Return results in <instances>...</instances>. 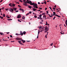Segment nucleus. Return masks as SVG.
Here are the masks:
<instances>
[{
  "instance_id": "f257e3e1",
  "label": "nucleus",
  "mask_w": 67,
  "mask_h": 67,
  "mask_svg": "<svg viewBox=\"0 0 67 67\" xmlns=\"http://www.w3.org/2000/svg\"><path fill=\"white\" fill-rule=\"evenodd\" d=\"M29 2H30V5H33V7H34L35 8H36L37 9L38 8V7H37V4L36 3H34L32 2L31 1H30Z\"/></svg>"
},
{
  "instance_id": "f03ea898",
  "label": "nucleus",
  "mask_w": 67,
  "mask_h": 67,
  "mask_svg": "<svg viewBox=\"0 0 67 67\" xmlns=\"http://www.w3.org/2000/svg\"><path fill=\"white\" fill-rule=\"evenodd\" d=\"M27 1H26V2H25V3H26V4H27V3H29V4H30V2L29 0H27Z\"/></svg>"
},
{
  "instance_id": "7ed1b4c3",
  "label": "nucleus",
  "mask_w": 67,
  "mask_h": 67,
  "mask_svg": "<svg viewBox=\"0 0 67 67\" xmlns=\"http://www.w3.org/2000/svg\"><path fill=\"white\" fill-rule=\"evenodd\" d=\"M9 10L10 12H11V11L13 12L14 11V9L12 8H9Z\"/></svg>"
},
{
  "instance_id": "20e7f679",
  "label": "nucleus",
  "mask_w": 67,
  "mask_h": 67,
  "mask_svg": "<svg viewBox=\"0 0 67 67\" xmlns=\"http://www.w3.org/2000/svg\"><path fill=\"white\" fill-rule=\"evenodd\" d=\"M21 18V15H18V16H17V18L18 19H19V18Z\"/></svg>"
},
{
  "instance_id": "39448f33",
  "label": "nucleus",
  "mask_w": 67,
  "mask_h": 67,
  "mask_svg": "<svg viewBox=\"0 0 67 67\" xmlns=\"http://www.w3.org/2000/svg\"><path fill=\"white\" fill-rule=\"evenodd\" d=\"M19 10H20V11H22L23 13V12H24V10H23V9L22 8H19Z\"/></svg>"
},
{
  "instance_id": "423d86ee",
  "label": "nucleus",
  "mask_w": 67,
  "mask_h": 67,
  "mask_svg": "<svg viewBox=\"0 0 67 67\" xmlns=\"http://www.w3.org/2000/svg\"><path fill=\"white\" fill-rule=\"evenodd\" d=\"M16 40H18V41L21 40H22V39H21L20 38H16Z\"/></svg>"
},
{
  "instance_id": "0eeeda50",
  "label": "nucleus",
  "mask_w": 67,
  "mask_h": 67,
  "mask_svg": "<svg viewBox=\"0 0 67 67\" xmlns=\"http://www.w3.org/2000/svg\"><path fill=\"white\" fill-rule=\"evenodd\" d=\"M45 30L46 31H47L48 30V28L47 27H45Z\"/></svg>"
},
{
  "instance_id": "6e6552de",
  "label": "nucleus",
  "mask_w": 67,
  "mask_h": 67,
  "mask_svg": "<svg viewBox=\"0 0 67 67\" xmlns=\"http://www.w3.org/2000/svg\"><path fill=\"white\" fill-rule=\"evenodd\" d=\"M21 41L23 42V43H25V41L23 39H21Z\"/></svg>"
},
{
  "instance_id": "1a4fd4ad",
  "label": "nucleus",
  "mask_w": 67,
  "mask_h": 67,
  "mask_svg": "<svg viewBox=\"0 0 67 67\" xmlns=\"http://www.w3.org/2000/svg\"><path fill=\"white\" fill-rule=\"evenodd\" d=\"M32 10L33 11H35V10H37V9H35V8H33V7H32Z\"/></svg>"
},
{
  "instance_id": "9d476101",
  "label": "nucleus",
  "mask_w": 67,
  "mask_h": 67,
  "mask_svg": "<svg viewBox=\"0 0 67 67\" xmlns=\"http://www.w3.org/2000/svg\"><path fill=\"white\" fill-rule=\"evenodd\" d=\"M23 4L24 5H25V6H28L29 5H27L26 4H26L25 3H23Z\"/></svg>"
},
{
  "instance_id": "9b49d317",
  "label": "nucleus",
  "mask_w": 67,
  "mask_h": 67,
  "mask_svg": "<svg viewBox=\"0 0 67 67\" xmlns=\"http://www.w3.org/2000/svg\"><path fill=\"white\" fill-rule=\"evenodd\" d=\"M18 42L19 43V44H21L22 45H24V44H23L21 42H20V41H18Z\"/></svg>"
},
{
  "instance_id": "f8f14e48",
  "label": "nucleus",
  "mask_w": 67,
  "mask_h": 67,
  "mask_svg": "<svg viewBox=\"0 0 67 67\" xmlns=\"http://www.w3.org/2000/svg\"><path fill=\"white\" fill-rule=\"evenodd\" d=\"M15 5L14 4H12V7H14V6H15Z\"/></svg>"
},
{
  "instance_id": "ddd939ff",
  "label": "nucleus",
  "mask_w": 67,
  "mask_h": 67,
  "mask_svg": "<svg viewBox=\"0 0 67 67\" xmlns=\"http://www.w3.org/2000/svg\"><path fill=\"white\" fill-rule=\"evenodd\" d=\"M65 24H66V26H67V19L65 21Z\"/></svg>"
},
{
  "instance_id": "4468645a",
  "label": "nucleus",
  "mask_w": 67,
  "mask_h": 67,
  "mask_svg": "<svg viewBox=\"0 0 67 67\" xmlns=\"http://www.w3.org/2000/svg\"><path fill=\"white\" fill-rule=\"evenodd\" d=\"M26 32H25V31H24L23 32V34H24V35H25V34H26Z\"/></svg>"
},
{
  "instance_id": "2eb2a0df",
  "label": "nucleus",
  "mask_w": 67,
  "mask_h": 67,
  "mask_svg": "<svg viewBox=\"0 0 67 67\" xmlns=\"http://www.w3.org/2000/svg\"><path fill=\"white\" fill-rule=\"evenodd\" d=\"M55 15L56 16H58V17H59V18H60V16H59L57 15V14Z\"/></svg>"
},
{
  "instance_id": "dca6fc26",
  "label": "nucleus",
  "mask_w": 67,
  "mask_h": 67,
  "mask_svg": "<svg viewBox=\"0 0 67 67\" xmlns=\"http://www.w3.org/2000/svg\"><path fill=\"white\" fill-rule=\"evenodd\" d=\"M22 19H25V16H23L22 17Z\"/></svg>"
},
{
  "instance_id": "f3484780",
  "label": "nucleus",
  "mask_w": 67,
  "mask_h": 67,
  "mask_svg": "<svg viewBox=\"0 0 67 67\" xmlns=\"http://www.w3.org/2000/svg\"><path fill=\"white\" fill-rule=\"evenodd\" d=\"M13 9H14V11H16L17 9L16 8H13Z\"/></svg>"
},
{
  "instance_id": "a211bd4d",
  "label": "nucleus",
  "mask_w": 67,
  "mask_h": 67,
  "mask_svg": "<svg viewBox=\"0 0 67 67\" xmlns=\"http://www.w3.org/2000/svg\"><path fill=\"white\" fill-rule=\"evenodd\" d=\"M12 19H7V20H8V21H11V20H12Z\"/></svg>"
},
{
  "instance_id": "6ab92c4d",
  "label": "nucleus",
  "mask_w": 67,
  "mask_h": 67,
  "mask_svg": "<svg viewBox=\"0 0 67 67\" xmlns=\"http://www.w3.org/2000/svg\"><path fill=\"white\" fill-rule=\"evenodd\" d=\"M3 16L4 17H5V14H3Z\"/></svg>"
},
{
  "instance_id": "aec40b11",
  "label": "nucleus",
  "mask_w": 67,
  "mask_h": 67,
  "mask_svg": "<svg viewBox=\"0 0 67 67\" xmlns=\"http://www.w3.org/2000/svg\"><path fill=\"white\" fill-rule=\"evenodd\" d=\"M28 7V8H30V9H31V8H32V7L31 6H29Z\"/></svg>"
},
{
  "instance_id": "412c9836",
  "label": "nucleus",
  "mask_w": 67,
  "mask_h": 67,
  "mask_svg": "<svg viewBox=\"0 0 67 67\" xmlns=\"http://www.w3.org/2000/svg\"><path fill=\"white\" fill-rule=\"evenodd\" d=\"M24 3H25V2H26V0H24Z\"/></svg>"
},
{
  "instance_id": "4be33fe9",
  "label": "nucleus",
  "mask_w": 67,
  "mask_h": 67,
  "mask_svg": "<svg viewBox=\"0 0 67 67\" xmlns=\"http://www.w3.org/2000/svg\"><path fill=\"white\" fill-rule=\"evenodd\" d=\"M0 34L1 35H4V34H3V33H1V32Z\"/></svg>"
},
{
  "instance_id": "5701e85b",
  "label": "nucleus",
  "mask_w": 67,
  "mask_h": 67,
  "mask_svg": "<svg viewBox=\"0 0 67 67\" xmlns=\"http://www.w3.org/2000/svg\"><path fill=\"white\" fill-rule=\"evenodd\" d=\"M43 3H44V4H46V1L44 2Z\"/></svg>"
},
{
  "instance_id": "b1692460",
  "label": "nucleus",
  "mask_w": 67,
  "mask_h": 67,
  "mask_svg": "<svg viewBox=\"0 0 67 67\" xmlns=\"http://www.w3.org/2000/svg\"><path fill=\"white\" fill-rule=\"evenodd\" d=\"M0 18H1V19H3V17H1V16H0Z\"/></svg>"
},
{
  "instance_id": "393cba45",
  "label": "nucleus",
  "mask_w": 67,
  "mask_h": 67,
  "mask_svg": "<svg viewBox=\"0 0 67 67\" xmlns=\"http://www.w3.org/2000/svg\"><path fill=\"white\" fill-rule=\"evenodd\" d=\"M18 21H19V22H21V21H20V20L19 19H18Z\"/></svg>"
},
{
  "instance_id": "a878e982",
  "label": "nucleus",
  "mask_w": 67,
  "mask_h": 67,
  "mask_svg": "<svg viewBox=\"0 0 67 67\" xmlns=\"http://www.w3.org/2000/svg\"><path fill=\"white\" fill-rule=\"evenodd\" d=\"M9 4V6H10V7H12V5H11V4L10 3V4Z\"/></svg>"
},
{
  "instance_id": "bb28decb",
  "label": "nucleus",
  "mask_w": 67,
  "mask_h": 67,
  "mask_svg": "<svg viewBox=\"0 0 67 67\" xmlns=\"http://www.w3.org/2000/svg\"><path fill=\"white\" fill-rule=\"evenodd\" d=\"M15 35H17V36L19 35V34H17V33Z\"/></svg>"
},
{
  "instance_id": "cd10ccee",
  "label": "nucleus",
  "mask_w": 67,
  "mask_h": 67,
  "mask_svg": "<svg viewBox=\"0 0 67 67\" xmlns=\"http://www.w3.org/2000/svg\"><path fill=\"white\" fill-rule=\"evenodd\" d=\"M45 13H43L42 14V15H45Z\"/></svg>"
},
{
  "instance_id": "c85d7f7f",
  "label": "nucleus",
  "mask_w": 67,
  "mask_h": 67,
  "mask_svg": "<svg viewBox=\"0 0 67 67\" xmlns=\"http://www.w3.org/2000/svg\"><path fill=\"white\" fill-rule=\"evenodd\" d=\"M18 7H19V8L21 7V6H20V5H18Z\"/></svg>"
},
{
  "instance_id": "c756f323",
  "label": "nucleus",
  "mask_w": 67,
  "mask_h": 67,
  "mask_svg": "<svg viewBox=\"0 0 67 67\" xmlns=\"http://www.w3.org/2000/svg\"><path fill=\"white\" fill-rule=\"evenodd\" d=\"M34 16L35 18H37V16H36V15H35Z\"/></svg>"
},
{
  "instance_id": "7c9ffc66",
  "label": "nucleus",
  "mask_w": 67,
  "mask_h": 67,
  "mask_svg": "<svg viewBox=\"0 0 67 67\" xmlns=\"http://www.w3.org/2000/svg\"><path fill=\"white\" fill-rule=\"evenodd\" d=\"M53 13L54 14H56V13H55V12H53Z\"/></svg>"
},
{
  "instance_id": "2f4dec72",
  "label": "nucleus",
  "mask_w": 67,
  "mask_h": 67,
  "mask_svg": "<svg viewBox=\"0 0 67 67\" xmlns=\"http://www.w3.org/2000/svg\"><path fill=\"white\" fill-rule=\"evenodd\" d=\"M39 32H40V30H38V34H39Z\"/></svg>"
},
{
  "instance_id": "473e14b6",
  "label": "nucleus",
  "mask_w": 67,
  "mask_h": 67,
  "mask_svg": "<svg viewBox=\"0 0 67 67\" xmlns=\"http://www.w3.org/2000/svg\"><path fill=\"white\" fill-rule=\"evenodd\" d=\"M47 35H48V34H47L46 35V36H45V37L46 38H47Z\"/></svg>"
},
{
  "instance_id": "72a5a7b5",
  "label": "nucleus",
  "mask_w": 67,
  "mask_h": 67,
  "mask_svg": "<svg viewBox=\"0 0 67 67\" xmlns=\"http://www.w3.org/2000/svg\"><path fill=\"white\" fill-rule=\"evenodd\" d=\"M44 17H46V16L45 15H44V16H43V18H44Z\"/></svg>"
},
{
  "instance_id": "f704fd0d",
  "label": "nucleus",
  "mask_w": 67,
  "mask_h": 67,
  "mask_svg": "<svg viewBox=\"0 0 67 67\" xmlns=\"http://www.w3.org/2000/svg\"><path fill=\"white\" fill-rule=\"evenodd\" d=\"M5 9L6 10V11H7V10H8H8H9V9Z\"/></svg>"
},
{
  "instance_id": "c9c22d12",
  "label": "nucleus",
  "mask_w": 67,
  "mask_h": 67,
  "mask_svg": "<svg viewBox=\"0 0 67 67\" xmlns=\"http://www.w3.org/2000/svg\"><path fill=\"white\" fill-rule=\"evenodd\" d=\"M55 18H56V16H55L54 17V18H53V20H54V19H55Z\"/></svg>"
},
{
  "instance_id": "e433bc0d",
  "label": "nucleus",
  "mask_w": 67,
  "mask_h": 67,
  "mask_svg": "<svg viewBox=\"0 0 67 67\" xmlns=\"http://www.w3.org/2000/svg\"><path fill=\"white\" fill-rule=\"evenodd\" d=\"M20 33L21 34H22V33H23V32H22V31H20Z\"/></svg>"
},
{
  "instance_id": "4c0bfd02",
  "label": "nucleus",
  "mask_w": 67,
  "mask_h": 67,
  "mask_svg": "<svg viewBox=\"0 0 67 67\" xmlns=\"http://www.w3.org/2000/svg\"><path fill=\"white\" fill-rule=\"evenodd\" d=\"M31 13H32V12L31 11L30 12H29V13H30V14H31Z\"/></svg>"
},
{
  "instance_id": "58836bf2",
  "label": "nucleus",
  "mask_w": 67,
  "mask_h": 67,
  "mask_svg": "<svg viewBox=\"0 0 67 67\" xmlns=\"http://www.w3.org/2000/svg\"><path fill=\"white\" fill-rule=\"evenodd\" d=\"M15 12H19V10H16Z\"/></svg>"
},
{
  "instance_id": "ea45409f",
  "label": "nucleus",
  "mask_w": 67,
  "mask_h": 67,
  "mask_svg": "<svg viewBox=\"0 0 67 67\" xmlns=\"http://www.w3.org/2000/svg\"><path fill=\"white\" fill-rule=\"evenodd\" d=\"M53 43H52V44H50L52 46H53Z\"/></svg>"
},
{
  "instance_id": "a19ab883",
  "label": "nucleus",
  "mask_w": 67,
  "mask_h": 67,
  "mask_svg": "<svg viewBox=\"0 0 67 67\" xmlns=\"http://www.w3.org/2000/svg\"><path fill=\"white\" fill-rule=\"evenodd\" d=\"M23 35V33H22V34H21V36H22V35Z\"/></svg>"
},
{
  "instance_id": "79ce46f5",
  "label": "nucleus",
  "mask_w": 67,
  "mask_h": 67,
  "mask_svg": "<svg viewBox=\"0 0 67 67\" xmlns=\"http://www.w3.org/2000/svg\"><path fill=\"white\" fill-rule=\"evenodd\" d=\"M39 16H41V17H42V15L41 14H40V15H39Z\"/></svg>"
},
{
  "instance_id": "37998d69",
  "label": "nucleus",
  "mask_w": 67,
  "mask_h": 67,
  "mask_svg": "<svg viewBox=\"0 0 67 67\" xmlns=\"http://www.w3.org/2000/svg\"><path fill=\"white\" fill-rule=\"evenodd\" d=\"M49 8L51 9V10H52V8H51V7H49Z\"/></svg>"
},
{
  "instance_id": "c03bdc74",
  "label": "nucleus",
  "mask_w": 67,
  "mask_h": 67,
  "mask_svg": "<svg viewBox=\"0 0 67 67\" xmlns=\"http://www.w3.org/2000/svg\"><path fill=\"white\" fill-rule=\"evenodd\" d=\"M37 38H38V36H37Z\"/></svg>"
},
{
  "instance_id": "a18cd8bd",
  "label": "nucleus",
  "mask_w": 67,
  "mask_h": 67,
  "mask_svg": "<svg viewBox=\"0 0 67 67\" xmlns=\"http://www.w3.org/2000/svg\"><path fill=\"white\" fill-rule=\"evenodd\" d=\"M10 37H12V35H10Z\"/></svg>"
},
{
  "instance_id": "49530a36",
  "label": "nucleus",
  "mask_w": 67,
  "mask_h": 67,
  "mask_svg": "<svg viewBox=\"0 0 67 67\" xmlns=\"http://www.w3.org/2000/svg\"><path fill=\"white\" fill-rule=\"evenodd\" d=\"M29 13H28L27 14H26V15H29Z\"/></svg>"
},
{
  "instance_id": "de8ad7c7",
  "label": "nucleus",
  "mask_w": 67,
  "mask_h": 67,
  "mask_svg": "<svg viewBox=\"0 0 67 67\" xmlns=\"http://www.w3.org/2000/svg\"><path fill=\"white\" fill-rule=\"evenodd\" d=\"M19 1L21 2H22V1H21V0H19Z\"/></svg>"
},
{
  "instance_id": "09e8293b",
  "label": "nucleus",
  "mask_w": 67,
  "mask_h": 67,
  "mask_svg": "<svg viewBox=\"0 0 67 67\" xmlns=\"http://www.w3.org/2000/svg\"><path fill=\"white\" fill-rule=\"evenodd\" d=\"M10 17L8 16L7 18L8 19H10Z\"/></svg>"
},
{
  "instance_id": "8fccbe9b",
  "label": "nucleus",
  "mask_w": 67,
  "mask_h": 67,
  "mask_svg": "<svg viewBox=\"0 0 67 67\" xmlns=\"http://www.w3.org/2000/svg\"><path fill=\"white\" fill-rule=\"evenodd\" d=\"M40 24H43V23H42V22H40Z\"/></svg>"
},
{
  "instance_id": "3c124183",
  "label": "nucleus",
  "mask_w": 67,
  "mask_h": 67,
  "mask_svg": "<svg viewBox=\"0 0 67 67\" xmlns=\"http://www.w3.org/2000/svg\"><path fill=\"white\" fill-rule=\"evenodd\" d=\"M37 19H40V17H38V18H37Z\"/></svg>"
},
{
  "instance_id": "603ef678",
  "label": "nucleus",
  "mask_w": 67,
  "mask_h": 67,
  "mask_svg": "<svg viewBox=\"0 0 67 67\" xmlns=\"http://www.w3.org/2000/svg\"><path fill=\"white\" fill-rule=\"evenodd\" d=\"M2 1H3V0H1V1H0V2H2Z\"/></svg>"
},
{
  "instance_id": "864d4df0",
  "label": "nucleus",
  "mask_w": 67,
  "mask_h": 67,
  "mask_svg": "<svg viewBox=\"0 0 67 67\" xmlns=\"http://www.w3.org/2000/svg\"><path fill=\"white\" fill-rule=\"evenodd\" d=\"M41 30H44V28L42 27V28H41Z\"/></svg>"
},
{
  "instance_id": "5fc2aeb1",
  "label": "nucleus",
  "mask_w": 67,
  "mask_h": 67,
  "mask_svg": "<svg viewBox=\"0 0 67 67\" xmlns=\"http://www.w3.org/2000/svg\"><path fill=\"white\" fill-rule=\"evenodd\" d=\"M38 4H40V2H38Z\"/></svg>"
},
{
  "instance_id": "6e6d98bb",
  "label": "nucleus",
  "mask_w": 67,
  "mask_h": 67,
  "mask_svg": "<svg viewBox=\"0 0 67 67\" xmlns=\"http://www.w3.org/2000/svg\"><path fill=\"white\" fill-rule=\"evenodd\" d=\"M47 8H45V10H47Z\"/></svg>"
},
{
  "instance_id": "4d7b16f0",
  "label": "nucleus",
  "mask_w": 67,
  "mask_h": 67,
  "mask_svg": "<svg viewBox=\"0 0 67 67\" xmlns=\"http://www.w3.org/2000/svg\"><path fill=\"white\" fill-rule=\"evenodd\" d=\"M53 10H55V8L54 7L53 8Z\"/></svg>"
},
{
  "instance_id": "13d9d810",
  "label": "nucleus",
  "mask_w": 67,
  "mask_h": 67,
  "mask_svg": "<svg viewBox=\"0 0 67 67\" xmlns=\"http://www.w3.org/2000/svg\"><path fill=\"white\" fill-rule=\"evenodd\" d=\"M46 12H47V13H48V11H46Z\"/></svg>"
},
{
  "instance_id": "bf43d9fd",
  "label": "nucleus",
  "mask_w": 67,
  "mask_h": 67,
  "mask_svg": "<svg viewBox=\"0 0 67 67\" xmlns=\"http://www.w3.org/2000/svg\"><path fill=\"white\" fill-rule=\"evenodd\" d=\"M2 10H3V9H4V8H2Z\"/></svg>"
},
{
  "instance_id": "052dcab7",
  "label": "nucleus",
  "mask_w": 67,
  "mask_h": 67,
  "mask_svg": "<svg viewBox=\"0 0 67 67\" xmlns=\"http://www.w3.org/2000/svg\"><path fill=\"white\" fill-rule=\"evenodd\" d=\"M42 27L40 26V28L42 29Z\"/></svg>"
},
{
  "instance_id": "680f3d73",
  "label": "nucleus",
  "mask_w": 67,
  "mask_h": 67,
  "mask_svg": "<svg viewBox=\"0 0 67 67\" xmlns=\"http://www.w3.org/2000/svg\"><path fill=\"white\" fill-rule=\"evenodd\" d=\"M54 8H56V5H55L54 6Z\"/></svg>"
},
{
  "instance_id": "e2e57ef3",
  "label": "nucleus",
  "mask_w": 67,
  "mask_h": 67,
  "mask_svg": "<svg viewBox=\"0 0 67 67\" xmlns=\"http://www.w3.org/2000/svg\"><path fill=\"white\" fill-rule=\"evenodd\" d=\"M48 24L47 23H46V25H47Z\"/></svg>"
},
{
  "instance_id": "0e129e2a",
  "label": "nucleus",
  "mask_w": 67,
  "mask_h": 67,
  "mask_svg": "<svg viewBox=\"0 0 67 67\" xmlns=\"http://www.w3.org/2000/svg\"><path fill=\"white\" fill-rule=\"evenodd\" d=\"M40 20H42V18L41 17H40Z\"/></svg>"
},
{
  "instance_id": "69168bd1",
  "label": "nucleus",
  "mask_w": 67,
  "mask_h": 67,
  "mask_svg": "<svg viewBox=\"0 0 67 67\" xmlns=\"http://www.w3.org/2000/svg\"><path fill=\"white\" fill-rule=\"evenodd\" d=\"M40 9H41V10H42V8H40Z\"/></svg>"
},
{
  "instance_id": "338daca9",
  "label": "nucleus",
  "mask_w": 67,
  "mask_h": 67,
  "mask_svg": "<svg viewBox=\"0 0 67 67\" xmlns=\"http://www.w3.org/2000/svg\"><path fill=\"white\" fill-rule=\"evenodd\" d=\"M41 22H43V20H42Z\"/></svg>"
},
{
  "instance_id": "774afa93",
  "label": "nucleus",
  "mask_w": 67,
  "mask_h": 67,
  "mask_svg": "<svg viewBox=\"0 0 67 67\" xmlns=\"http://www.w3.org/2000/svg\"><path fill=\"white\" fill-rule=\"evenodd\" d=\"M9 33H10V32H8L7 33V34H9Z\"/></svg>"
}]
</instances>
